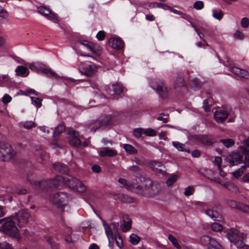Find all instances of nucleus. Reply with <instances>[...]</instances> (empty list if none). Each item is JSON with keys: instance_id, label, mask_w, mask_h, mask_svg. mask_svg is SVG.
Instances as JSON below:
<instances>
[{"instance_id": "1", "label": "nucleus", "mask_w": 249, "mask_h": 249, "mask_svg": "<svg viewBox=\"0 0 249 249\" xmlns=\"http://www.w3.org/2000/svg\"><path fill=\"white\" fill-rule=\"evenodd\" d=\"M36 176L33 174L28 175L27 179L29 182L33 185L38 186L41 189L47 188H57L62 183H64V176H57L54 178L44 180L38 181L35 179Z\"/></svg>"}, {"instance_id": "2", "label": "nucleus", "mask_w": 249, "mask_h": 249, "mask_svg": "<svg viewBox=\"0 0 249 249\" xmlns=\"http://www.w3.org/2000/svg\"><path fill=\"white\" fill-rule=\"evenodd\" d=\"M227 237L231 242L233 243L239 249H249V246L244 243L246 235L238 231L231 229L226 234Z\"/></svg>"}, {"instance_id": "3", "label": "nucleus", "mask_w": 249, "mask_h": 249, "mask_svg": "<svg viewBox=\"0 0 249 249\" xmlns=\"http://www.w3.org/2000/svg\"><path fill=\"white\" fill-rule=\"evenodd\" d=\"M14 216L6 218L5 222L0 227V231L12 237L18 238L19 231L14 221Z\"/></svg>"}, {"instance_id": "4", "label": "nucleus", "mask_w": 249, "mask_h": 249, "mask_svg": "<svg viewBox=\"0 0 249 249\" xmlns=\"http://www.w3.org/2000/svg\"><path fill=\"white\" fill-rule=\"evenodd\" d=\"M64 183L76 192L83 193L87 189L80 181L71 176H64Z\"/></svg>"}, {"instance_id": "5", "label": "nucleus", "mask_w": 249, "mask_h": 249, "mask_svg": "<svg viewBox=\"0 0 249 249\" xmlns=\"http://www.w3.org/2000/svg\"><path fill=\"white\" fill-rule=\"evenodd\" d=\"M69 199L68 195L64 192L57 193L51 197V200L61 212L63 211Z\"/></svg>"}, {"instance_id": "6", "label": "nucleus", "mask_w": 249, "mask_h": 249, "mask_svg": "<svg viewBox=\"0 0 249 249\" xmlns=\"http://www.w3.org/2000/svg\"><path fill=\"white\" fill-rule=\"evenodd\" d=\"M16 155V152L8 143L0 142V160L6 161L13 159Z\"/></svg>"}, {"instance_id": "7", "label": "nucleus", "mask_w": 249, "mask_h": 249, "mask_svg": "<svg viewBox=\"0 0 249 249\" xmlns=\"http://www.w3.org/2000/svg\"><path fill=\"white\" fill-rule=\"evenodd\" d=\"M29 68L33 71L37 73L42 72L48 76L57 77L56 73L48 68L44 64L40 63H32L29 64Z\"/></svg>"}, {"instance_id": "8", "label": "nucleus", "mask_w": 249, "mask_h": 249, "mask_svg": "<svg viewBox=\"0 0 249 249\" xmlns=\"http://www.w3.org/2000/svg\"><path fill=\"white\" fill-rule=\"evenodd\" d=\"M200 243L206 249H223L222 247L216 240L207 235L200 238Z\"/></svg>"}, {"instance_id": "9", "label": "nucleus", "mask_w": 249, "mask_h": 249, "mask_svg": "<svg viewBox=\"0 0 249 249\" xmlns=\"http://www.w3.org/2000/svg\"><path fill=\"white\" fill-rule=\"evenodd\" d=\"M14 220L17 221L18 225L21 228L25 227L28 223L30 214L27 210H23L19 211L15 214Z\"/></svg>"}, {"instance_id": "10", "label": "nucleus", "mask_w": 249, "mask_h": 249, "mask_svg": "<svg viewBox=\"0 0 249 249\" xmlns=\"http://www.w3.org/2000/svg\"><path fill=\"white\" fill-rule=\"evenodd\" d=\"M96 70L95 64L91 62L81 63L79 66L80 73L88 77L93 75Z\"/></svg>"}, {"instance_id": "11", "label": "nucleus", "mask_w": 249, "mask_h": 249, "mask_svg": "<svg viewBox=\"0 0 249 249\" xmlns=\"http://www.w3.org/2000/svg\"><path fill=\"white\" fill-rule=\"evenodd\" d=\"M152 88L155 90L160 97L162 99H166L168 96L169 90L167 86L162 82L156 83L153 82L151 83Z\"/></svg>"}, {"instance_id": "12", "label": "nucleus", "mask_w": 249, "mask_h": 249, "mask_svg": "<svg viewBox=\"0 0 249 249\" xmlns=\"http://www.w3.org/2000/svg\"><path fill=\"white\" fill-rule=\"evenodd\" d=\"M240 148L241 152L244 156V160H243L244 165L241 166L237 171L234 173L235 177L241 176L243 174L244 170L249 167V149L244 147H240Z\"/></svg>"}, {"instance_id": "13", "label": "nucleus", "mask_w": 249, "mask_h": 249, "mask_svg": "<svg viewBox=\"0 0 249 249\" xmlns=\"http://www.w3.org/2000/svg\"><path fill=\"white\" fill-rule=\"evenodd\" d=\"M106 233L109 240V245L111 244V240L114 239L113 234L117 232L119 223H112L109 225L103 224Z\"/></svg>"}, {"instance_id": "14", "label": "nucleus", "mask_w": 249, "mask_h": 249, "mask_svg": "<svg viewBox=\"0 0 249 249\" xmlns=\"http://www.w3.org/2000/svg\"><path fill=\"white\" fill-rule=\"evenodd\" d=\"M194 139L198 142L206 145L211 146L214 143L213 138L208 135H196L194 136Z\"/></svg>"}, {"instance_id": "15", "label": "nucleus", "mask_w": 249, "mask_h": 249, "mask_svg": "<svg viewBox=\"0 0 249 249\" xmlns=\"http://www.w3.org/2000/svg\"><path fill=\"white\" fill-rule=\"evenodd\" d=\"M38 12L44 16L48 19L55 22L58 20L57 16L53 13L51 10L45 6H41L38 7Z\"/></svg>"}, {"instance_id": "16", "label": "nucleus", "mask_w": 249, "mask_h": 249, "mask_svg": "<svg viewBox=\"0 0 249 249\" xmlns=\"http://www.w3.org/2000/svg\"><path fill=\"white\" fill-rule=\"evenodd\" d=\"M145 181V184L144 187H143L141 185H138L137 186L135 187L134 185V189H133L132 191L142 196H147L148 193L149 192V189L150 187L152 186V182L149 179L146 180Z\"/></svg>"}, {"instance_id": "17", "label": "nucleus", "mask_w": 249, "mask_h": 249, "mask_svg": "<svg viewBox=\"0 0 249 249\" xmlns=\"http://www.w3.org/2000/svg\"><path fill=\"white\" fill-rule=\"evenodd\" d=\"M68 134L70 135V144L74 147H78L81 145V142L78 138V132L72 130H69Z\"/></svg>"}, {"instance_id": "18", "label": "nucleus", "mask_w": 249, "mask_h": 249, "mask_svg": "<svg viewBox=\"0 0 249 249\" xmlns=\"http://www.w3.org/2000/svg\"><path fill=\"white\" fill-rule=\"evenodd\" d=\"M174 87L176 92L179 94L183 93L187 90L184 79L181 77H178L177 78Z\"/></svg>"}, {"instance_id": "19", "label": "nucleus", "mask_w": 249, "mask_h": 249, "mask_svg": "<svg viewBox=\"0 0 249 249\" xmlns=\"http://www.w3.org/2000/svg\"><path fill=\"white\" fill-rule=\"evenodd\" d=\"M228 204L232 208H235L241 211L249 213V206L242 203H237L234 200H229Z\"/></svg>"}, {"instance_id": "20", "label": "nucleus", "mask_w": 249, "mask_h": 249, "mask_svg": "<svg viewBox=\"0 0 249 249\" xmlns=\"http://www.w3.org/2000/svg\"><path fill=\"white\" fill-rule=\"evenodd\" d=\"M80 43L94 54H99L101 52L102 48L98 44H93L86 40L82 41Z\"/></svg>"}, {"instance_id": "21", "label": "nucleus", "mask_w": 249, "mask_h": 249, "mask_svg": "<svg viewBox=\"0 0 249 249\" xmlns=\"http://www.w3.org/2000/svg\"><path fill=\"white\" fill-rule=\"evenodd\" d=\"M98 153L102 157H115L117 155V152L116 150L107 147L101 148Z\"/></svg>"}, {"instance_id": "22", "label": "nucleus", "mask_w": 249, "mask_h": 249, "mask_svg": "<svg viewBox=\"0 0 249 249\" xmlns=\"http://www.w3.org/2000/svg\"><path fill=\"white\" fill-rule=\"evenodd\" d=\"M228 116V112L221 109L216 111L214 114V119L218 123H222L225 122Z\"/></svg>"}, {"instance_id": "23", "label": "nucleus", "mask_w": 249, "mask_h": 249, "mask_svg": "<svg viewBox=\"0 0 249 249\" xmlns=\"http://www.w3.org/2000/svg\"><path fill=\"white\" fill-rule=\"evenodd\" d=\"M230 163L231 165H237L243 162V155L239 152L233 153L231 155Z\"/></svg>"}, {"instance_id": "24", "label": "nucleus", "mask_w": 249, "mask_h": 249, "mask_svg": "<svg viewBox=\"0 0 249 249\" xmlns=\"http://www.w3.org/2000/svg\"><path fill=\"white\" fill-rule=\"evenodd\" d=\"M109 45L113 48L120 50L123 48L124 42L119 38H112L109 40Z\"/></svg>"}, {"instance_id": "25", "label": "nucleus", "mask_w": 249, "mask_h": 249, "mask_svg": "<svg viewBox=\"0 0 249 249\" xmlns=\"http://www.w3.org/2000/svg\"><path fill=\"white\" fill-rule=\"evenodd\" d=\"M150 165L151 168L157 173L160 174H163L164 173L165 167L161 162L158 161H152L150 163Z\"/></svg>"}, {"instance_id": "26", "label": "nucleus", "mask_w": 249, "mask_h": 249, "mask_svg": "<svg viewBox=\"0 0 249 249\" xmlns=\"http://www.w3.org/2000/svg\"><path fill=\"white\" fill-rule=\"evenodd\" d=\"M206 213L214 220L220 222L223 220L222 216L217 211H214L213 209L209 208L207 209L206 210Z\"/></svg>"}, {"instance_id": "27", "label": "nucleus", "mask_w": 249, "mask_h": 249, "mask_svg": "<svg viewBox=\"0 0 249 249\" xmlns=\"http://www.w3.org/2000/svg\"><path fill=\"white\" fill-rule=\"evenodd\" d=\"M99 121L102 127L106 126L111 124V116L110 115H105L100 116Z\"/></svg>"}, {"instance_id": "28", "label": "nucleus", "mask_w": 249, "mask_h": 249, "mask_svg": "<svg viewBox=\"0 0 249 249\" xmlns=\"http://www.w3.org/2000/svg\"><path fill=\"white\" fill-rule=\"evenodd\" d=\"M17 74L21 77H26L29 73V70L23 66H18L15 71Z\"/></svg>"}, {"instance_id": "29", "label": "nucleus", "mask_w": 249, "mask_h": 249, "mask_svg": "<svg viewBox=\"0 0 249 249\" xmlns=\"http://www.w3.org/2000/svg\"><path fill=\"white\" fill-rule=\"evenodd\" d=\"M54 169L61 173L65 174L68 172L69 169L68 166L62 163L57 162L53 165Z\"/></svg>"}, {"instance_id": "30", "label": "nucleus", "mask_w": 249, "mask_h": 249, "mask_svg": "<svg viewBox=\"0 0 249 249\" xmlns=\"http://www.w3.org/2000/svg\"><path fill=\"white\" fill-rule=\"evenodd\" d=\"M118 182L121 185V187L124 188L127 190L131 191L134 189V184L128 182L125 178H120Z\"/></svg>"}, {"instance_id": "31", "label": "nucleus", "mask_w": 249, "mask_h": 249, "mask_svg": "<svg viewBox=\"0 0 249 249\" xmlns=\"http://www.w3.org/2000/svg\"><path fill=\"white\" fill-rule=\"evenodd\" d=\"M123 220L124 225L122 227V230L123 231L126 232L131 228V221L127 214L123 216Z\"/></svg>"}, {"instance_id": "32", "label": "nucleus", "mask_w": 249, "mask_h": 249, "mask_svg": "<svg viewBox=\"0 0 249 249\" xmlns=\"http://www.w3.org/2000/svg\"><path fill=\"white\" fill-rule=\"evenodd\" d=\"M172 145L176 147L178 151L190 153L189 149L185 147V144L178 142H173Z\"/></svg>"}, {"instance_id": "33", "label": "nucleus", "mask_w": 249, "mask_h": 249, "mask_svg": "<svg viewBox=\"0 0 249 249\" xmlns=\"http://www.w3.org/2000/svg\"><path fill=\"white\" fill-rule=\"evenodd\" d=\"M7 191L9 193H16L18 195H25L27 193V190L20 185L16 186L13 191H11L10 188H7Z\"/></svg>"}, {"instance_id": "34", "label": "nucleus", "mask_w": 249, "mask_h": 249, "mask_svg": "<svg viewBox=\"0 0 249 249\" xmlns=\"http://www.w3.org/2000/svg\"><path fill=\"white\" fill-rule=\"evenodd\" d=\"M101 124L99 121V120H96L89 124L87 128L89 130L95 132L97 129L101 127Z\"/></svg>"}, {"instance_id": "35", "label": "nucleus", "mask_w": 249, "mask_h": 249, "mask_svg": "<svg viewBox=\"0 0 249 249\" xmlns=\"http://www.w3.org/2000/svg\"><path fill=\"white\" fill-rule=\"evenodd\" d=\"M118 196V198L123 202L129 203H131L134 202V199L133 198L126 195L119 194Z\"/></svg>"}, {"instance_id": "36", "label": "nucleus", "mask_w": 249, "mask_h": 249, "mask_svg": "<svg viewBox=\"0 0 249 249\" xmlns=\"http://www.w3.org/2000/svg\"><path fill=\"white\" fill-rule=\"evenodd\" d=\"M66 130V126L63 123L58 124L54 131L53 137L55 138Z\"/></svg>"}, {"instance_id": "37", "label": "nucleus", "mask_w": 249, "mask_h": 249, "mask_svg": "<svg viewBox=\"0 0 249 249\" xmlns=\"http://www.w3.org/2000/svg\"><path fill=\"white\" fill-rule=\"evenodd\" d=\"M213 102V100L211 98L204 100L203 108L206 112H208L210 111V107L212 106Z\"/></svg>"}, {"instance_id": "38", "label": "nucleus", "mask_w": 249, "mask_h": 249, "mask_svg": "<svg viewBox=\"0 0 249 249\" xmlns=\"http://www.w3.org/2000/svg\"><path fill=\"white\" fill-rule=\"evenodd\" d=\"M21 126L26 129H31L36 126V124L33 121H25L21 123Z\"/></svg>"}, {"instance_id": "39", "label": "nucleus", "mask_w": 249, "mask_h": 249, "mask_svg": "<svg viewBox=\"0 0 249 249\" xmlns=\"http://www.w3.org/2000/svg\"><path fill=\"white\" fill-rule=\"evenodd\" d=\"M220 142L226 148H230L234 144V141L232 139H221Z\"/></svg>"}, {"instance_id": "40", "label": "nucleus", "mask_w": 249, "mask_h": 249, "mask_svg": "<svg viewBox=\"0 0 249 249\" xmlns=\"http://www.w3.org/2000/svg\"><path fill=\"white\" fill-rule=\"evenodd\" d=\"M124 148L127 153L128 154H133L137 152L136 149L132 145L128 144H125L124 145Z\"/></svg>"}, {"instance_id": "41", "label": "nucleus", "mask_w": 249, "mask_h": 249, "mask_svg": "<svg viewBox=\"0 0 249 249\" xmlns=\"http://www.w3.org/2000/svg\"><path fill=\"white\" fill-rule=\"evenodd\" d=\"M168 239L177 249H180L181 248L180 245L178 243V240L173 235L169 234L168 235Z\"/></svg>"}, {"instance_id": "42", "label": "nucleus", "mask_w": 249, "mask_h": 249, "mask_svg": "<svg viewBox=\"0 0 249 249\" xmlns=\"http://www.w3.org/2000/svg\"><path fill=\"white\" fill-rule=\"evenodd\" d=\"M113 89L115 94L119 95L122 93L124 88L122 85L114 84L113 85Z\"/></svg>"}, {"instance_id": "43", "label": "nucleus", "mask_w": 249, "mask_h": 249, "mask_svg": "<svg viewBox=\"0 0 249 249\" xmlns=\"http://www.w3.org/2000/svg\"><path fill=\"white\" fill-rule=\"evenodd\" d=\"M204 7V2L201 0H197L195 2L192 8L197 10H200L202 9Z\"/></svg>"}, {"instance_id": "44", "label": "nucleus", "mask_w": 249, "mask_h": 249, "mask_svg": "<svg viewBox=\"0 0 249 249\" xmlns=\"http://www.w3.org/2000/svg\"><path fill=\"white\" fill-rule=\"evenodd\" d=\"M140 241V237L135 234H132L130 236V242L134 245L138 244Z\"/></svg>"}, {"instance_id": "45", "label": "nucleus", "mask_w": 249, "mask_h": 249, "mask_svg": "<svg viewBox=\"0 0 249 249\" xmlns=\"http://www.w3.org/2000/svg\"><path fill=\"white\" fill-rule=\"evenodd\" d=\"M143 134L146 136L153 137L156 135V132L151 128L143 129Z\"/></svg>"}, {"instance_id": "46", "label": "nucleus", "mask_w": 249, "mask_h": 249, "mask_svg": "<svg viewBox=\"0 0 249 249\" xmlns=\"http://www.w3.org/2000/svg\"><path fill=\"white\" fill-rule=\"evenodd\" d=\"M191 85V87L195 89H198L201 87V83L196 78L192 80Z\"/></svg>"}, {"instance_id": "47", "label": "nucleus", "mask_w": 249, "mask_h": 249, "mask_svg": "<svg viewBox=\"0 0 249 249\" xmlns=\"http://www.w3.org/2000/svg\"><path fill=\"white\" fill-rule=\"evenodd\" d=\"M177 176L176 175H173L170 177L166 180V183L167 186H170L173 185L177 180Z\"/></svg>"}, {"instance_id": "48", "label": "nucleus", "mask_w": 249, "mask_h": 249, "mask_svg": "<svg viewBox=\"0 0 249 249\" xmlns=\"http://www.w3.org/2000/svg\"><path fill=\"white\" fill-rule=\"evenodd\" d=\"M212 229L214 231H220L223 228L220 224L218 223H213L211 225Z\"/></svg>"}, {"instance_id": "49", "label": "nucleus", "mask_w": 249, "mask_h": 249, "mask_svg": "<svg viewBox=\"0 0 249 249\" xmlns=\"http://www.w3.org/2000/svg\"><path fill=\"white\" fill-rule=\"evenodd\" d=\"M114 239L116 241V244L119 248H121L123 246V242L122 238L119 235H115Z\"/></svg>"}, {"instance_id": "50", "label": "nucleus", "mask_w": 249, "mask_h": 249, "mask_svg": "<svg viewBox=\"0 0 249 249\" xmlns=\"http://www.w3.org/2000/svg\"><path fill=\"white\" fill-rule=\"evenodd\" d=\"M157 120L166 123L168 122V115L163 113L160 114V116L157 118Z\"/></svg>"}, {"instance_id": "51", "label": "nucleus", "mask_w": 249, "mask_h": 249, "mask_svg": "<svg viewBox=\"0 0 249 249\" xmlns=\"http://www.w3.org/2000/svg\"><path fill=\"white\" fill-rule=\"evenodd\" d=\"M213 16L216 19L220 20L223 17V14L221 11H220L218 12H217V11L216 10H213Z\"/></svg>"}, {"instance_id": "52", "label": "nucleus", "mask_w": 249, "mask_h": 249, "mask_svg": "<svg viewBox=\"0 0 249 249\" xmlns=\"http://www.w3.org/2000/svg\"><path fill=\"white\" fill-rule=\"evenodd\" d=\"M195 189L192 186H189L185 189L184 192V195L188 196L193 194L194 193Z\"/></svg>"}, {"instance_id": "53", "label": "nucleus", "mask_w": 249, "mask_h": 249, "mask_svg": "<svg viewBox=\"0 0 249 249\" xmlns=\"http://www.w3.org/2000/svg\"><path fill=\"white\" fill-rule=\"evenodd\" d=\"M31 100L37 108L41 106V100L39 98L32 97Z\"/></svg>"}, {"instance_id": "54", "label": "nucleus", "mask_w": 249, "mask_h": 249, "mask_svg": "<svg viewBox=\"0 0 249 249\" xmlns=\"http://www.w3.org/2000/svg\"><path fill=\"white\" fill-rule=\"evenodd\" d=\"M241 26L244 28H247L249 25V19L247 18H243L241 21Z\"/></svg>"}, {"instance_id": "55", "label": "nucleus", "mask_w": 249, "mask_h": 249, "mask_svg": "<svg viewBox=\"0 0 249 249\" xmlns=\"http://www.w3.org/2000/svg\"><path fill=\"white\" fill-rule=\"evenodd\" d=\"M214 163L216 165L219 171L221 170V164L222 163V159L220 157H216L215 158Z\"/></svg>"}, {"instance_id": "56", "label": "nucleus", "mask_w": 249, "mask_h": 249, "mask_svg": "<svg viewBox=\"0 0 249 249\" xmlns=\"http://www.w3.org/2000/svg\"><path fill=\"white\" fill-rule=\"evenodd\" d=\"M128 170L133 173H139L141 172L140 168L137 165H133L129 167Z\"/></svg>"}, {"instance_id": "57", "label": "nucleus", "mask_w": 249, "mask_h": 249, "mask_svg": "<svg viewBox=\"0 0 249 249\" xmlns=\"http://www.w3.org/2000/svg\"><path fill=\"white\" fill-rule=\"evenodd\" d=\"M143 129L142 128H137L135 129L134 131V135L136 138L141 137L142 133H143Z\"/></svg>"}, {"instance_id": "58", "label": "nucleus", "mask_w": 249, "mask_h": 249, "mask_svg": "<svg viewBox=\"0 0 249 249\" xmlns=\"http://www.w3.org/2000/svg\"><path fill=\"white\" fill-rule=\"evenodd\" d=\"M105 37V33L103 31H99L96 35V38L100 41L103 40Z\"/></svg>"}, {"instance_id": "59", "label": "nucleus", "mask_w": 249, "mask_h": 249, "mask_svg": "<svg viewBox=\"0 0 249 249\" xmlns=\"http://www.w3.org/2000/svg\"><path fill=\"white\" fill-rule=\"evenodd\" d=\"M228 189L229 190H230L231 192H234V193H236L238 191V189L237 186L234 184L231 183V182H230V183L228 186Z\"/></svg>"}, {"instance_id": "60", "label": "nucleus", "mask_w": 249, "mask_h": 249, "mask_svg": "<svg viewBox=\"0 0 249 249\" xmlns=\"http://www.w3.org/2000/svg\"><path fill=\"white\" fill-rule=\"evenodd\" d=\"M242 69H241L237 67H232L231 68V72L234 73L235 75L239 76L240 73L242 71Z\"/></svg>"}, {"instance_id": "61", "label": "nucleus", "mask_w": 249, "mask_h": 249, "mask_svg": "<svg viewBox=\"0 0 249 249\" xmlns=\"http://www.w3.org/2000/svg\"><path fill=\"white\" fill-rule=\"evenodd\" d=\"M239 77L248 79L249 78V73L245 70H242L240 73Z\"/></svg>"}, {"instance_id": "62", "label": "nucleus", "mask_w": 249, "mask_h": 249, "mask_svg": "<svg viewBox=\"0 0 249 249\" xmlns=\"http://www.w3.org/2000/svg\"><path fill=\"white\" fill-rule=\"evenodd\" d=\"M8 13L7 11L0 6V18H5L7 17Z\"/></svg>"}, {"instance_id": "63", "label": "nucleus", "mask_w": 249, "mask_h": 249, "mask_svg": "<svg viewBox=\"0 0 249 249\" xmlns=\"http://www.w3.org/2000/svg\"><path fill=\"white\" fill-rule=\"evenodd\" d=\"M234 37L237 39L242 40L244 38L243 34L239 30H237L234 34Z\"/></svg>"}, {"instance_id": "64", "label": "nucleus", "mask_w": 249, "mask_h": 249, "mask_svg": "<svg viewBox=\"0 0 249 249\" xmlns=\"http://www.w3.org/2000/svg\"><path fill=\"white\" fill-rule=\"evenodd\" d=\"M0 249H11L10 245L7 242L0 243Z\"/></svg>"}]
</instances>
